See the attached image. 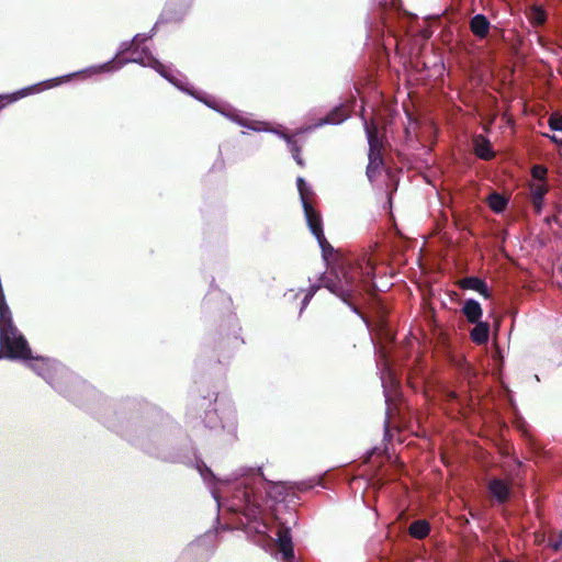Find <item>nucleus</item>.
Wrapping results in <instances>:
<instances>
[{
    "instance_id": "27",
    "label": "nucleus",
    "mask_w": 562,
    "mask_h": 562,
    "mask_svg": "<svg viewBox=\"0 0 562 562\" xmlns=\"http://www.w3.org/2000/svg\"><path fill=\"white\" fill-rule=\"evenodd\" d=\"M386 3H387V0H381V1H380V4L385 5Z\"/></svg>"
},
{
    "instance_id": "21",
    "label": "nucleus",
    "mask_w": 562,
    "mask_h": 562,
    "mask_svg": "<svg viewBox=\"0 0 562 562\" xmlns=\"http://www.w3.org/2000/svg\"><path fill=\"white\" fill-rule=\"evenodd\" d=\"M549 127L552 131H562V115L560 113H552L548 121Z\"/></svg>"
},
{
    "instance_id": "11",
    "label": "nucleus",
    "mask_w": 562,
    "mask_h": 562,
    "mask_svg": "<svg viewBox=\"0 0 562 562\" xmlns=\"http://www.w3.org/2000/svg\"><path fill=\"white\" fill-rule=\"evenodd\" d=\"M460 286L465 290H473L480 293L484 299L491 297V291L487 284L477 277H468L460 281Z\"/></svg>"
},
{
    "instance_id": "14",
    "label": "nucleus",
    "mask_w": 562,
    "mask_h": 562,
    "mask_svg": "<svg viewBox=\"0 0 562 562\" xmlns=\"http://www.w3.org/2000/svg\"><path fill=\"white\" fill-rule=\"evenodd\" d=\"M462 313L470 323H477L482 317L483 311L477 301L469 299L462 306Z\"/></svg>"
},
{
    "instance_id": "5",
    "label": "nucleus",
    "mask_w": 562,
    "mask_h": 562,
    "mask_svg": "<svg viewBox=\"0 0 562 562\" xmlns=\"http://www.w3.org/2000/svg\"><path fill=\"white\" fill-rule=\"evenodd\" d=\"M296 186L308 228L317 239L318 245L323 251L324 259L327 260L328 256L333 254L334 248L326 240L323 232L321 215L312 205L314 192L311 186L306 183V181L302 177H299L296 179Z\"/></svg>"
},
{
    "instance_id": "13",
    "label": "nucleus",
    "mask_w": 562,
    "mask_h": 562,
    "mask_svg": "<svg viewBox=\"0 0 562 562\" xmlns=\"http://www.w3.org/2000/svg\"><path fill=\"white\" fill-rule=\"evenodd\" d=\"M531 202L535 210L539 213L542 210L543 198L548 192L546 182H532L530 184Z\"/></svg>"
},
{
    "instance_id": "9",
    "label": "nucleus",
    "mask_w": 562,
    "mask_h": 562,
    "mask_svg": "<svg viewBox=\"0 0 562 562\" xmlns=\"http://www.w3.org/2000/svg\"><path fill=\"white\" fill-rule=\"evenodd\" d=\"M364 130L369 143V164L367 167V177L372 182L383 166L381 154V142L378 136V127L372 123L363 121Z\"/></svg>"
},
{
    "instance_id": "15",
    "label": "nucleus",
    "mask_w": 562,
    "mask_h": 562,
    "mask_svg": "<svg viewBox=\"0 0 562 562\" xmlns=\"http://www.w3.org/2000/svg\"><path fill=\"white\" fill-rule=\"evenodd\" d=\"M491 494L499 502L507 501L509 495V486L499 479H493L488 484Z\"/></svg>"
},
{
    "instance_id": "24",
    "label": "nucleus",
    "mask_w": 562,
    "mask_h": 562,
    "mask_svg": "<svg viewBox=\"0 0 562 562\" xmlns=\"http://www.w3.org/2000/svg\"><path fill=\"white\" fill-rule=\"evenodd\" d=\"M289 150L291 151L292 154V157L293 159L296 161L297 165L300 166H304V161L300 155V146L297 145V142L295 140V147L293 148L292 146H288Z\"/></svg>"
},
{
    "instance_id": "10",
    "label": "nucleus",
    "mask_w": 562,
    "mask_h": 562,
    "mask_svg": "<svg viewBox=\"0 0 562 562\" xmlns=\"http://www.w3.org/2000/svg\"><path fill=\"white\" fill-rule=\"evenodd\" d=\"M347 117H348V113L346 112L345 108L337 106L334 110H331L324 119H321L317 123L300 128L296 132V134L308 133V132H312L315 128L324 126L326 124H340Z\"/></svg>"
},
{
    "instance_id": "4",
    "label": "nucleus",
    "mask_w": 562,
    "mask_h": 562,
    "mask_svg": "<svg viewBox=\"0 0 562 562\" xmlns=\"http://www.w3.org/2000/svg\"><path fill=\"white\" fill-rule=\"evenodd\" d=\"M175 432L180 429L171 422L154 429L140 441V447L149 454L171 462H182L183 457L176 447Z\"/></svg>"
},
{
    "instance_id": "3",
    "label": "nucleus",
    "mask_w": 562,
    "mask_h": 562,
    "mask_svg": "<svg viewBox=\"0 0 562 562\" xmlns=\"http://www.w3.org/2000/svg\"><path fill=\"white\" fill-rule=\"evenodd\" d=\"M373 268L369 263L353 266L341 262L322 278V285L351 305L349 300L361 292L362 285L367 286Z\"/></svg>"
},
{
    "instance_id": "19",
    "label": "nucleus",
    "mask_w": 562,
    "mask_h": 562,
    "mask_svg": "<svg viewBox=\"0 0 562 562\" xmlns=\"http://www.w3.org/2000/svg\"><path fill=\"white\" fill-rule=\"evenodd\" d=\"M475 154L482 159L492 158L493 151L491 150L490 143L486 140H476Z\"/></svg>"
},
{
    "instance_id": "12",
    "label": "nucleus",
    "mask_w": 562,
    "mask_h": 562,
    "mask_svg": "<svg viewBox=\"0 0 562 562\" xmlns=\"http://www.w3.org/2000/svg\"><path fill=\"white\" fill-rule=\"evenodd\" d=\"M471 32L480 40L485 38L491 29V23L487 18L483 14H475L470 20Z\"/></svg>"
},
{
    "instance_id": "16",
    "label": "nucleus",
    "mask_w": 562,
    "mask_h": 562,
    "mask_svg": "<svg viewBox=\"0 0 562 562\" xmlns=\"http://www.w3.org/2000/svg\"><path fill=\"white\" fill-rule=\"evenodd\" d=\"M475 326L471 330V339L479 345L485 344L490 337V325L485 322L474 323Z\"/></svg>"
},
{
    "instance_id": "8",
    "label": "nucleus",
    "mask_w": 562,
    "mask_h": 562,
    "mask_svg": "<svg viewBox=\"0 0 562 562\" xmlns=\"http://www.w3.org/2000/svg\"><path fill=\"white\" fill-rule=\"evenodd\" d=\"M376 367L380 372V379L383 387L385 403L387 405V413L390 412V402L394 401L397 396L398 381L395 376L393 369L387 360V353L384 347L378 350Z\"/></svg>"
},
{
    "instance_id": "25",
    "label": "nucleus",
    "mask_w": 562,
    "mask_h": 562,
    "mask_svg": "<svg viewBox=\"0 0 562 562\" xmlns=\"http://www.w3.org/2000/svg\"><path fill=\"white\" fill-rule=\"evenodd\" d=\"M549 547L554 551H562V531L557 536V538L549 539Z\"/></svg>"
},
{
    "instance_id": "22",
    "label": "nucleus",
    "mask_w": 562,
    "mask_h": 562,
    "mask_svg": "<svg viewBox=\"0 0 562 562\" xmlns=\"http://www.w3.org/2000/svg\"><path fill=\"white\" fill-rule=\"evenodd\" d=\"M319 289V285H311V288L308 289V291L306 292L304 299L302 300V305H301V310H300V313H302L306 306L308 305L310 301L312 300V297L314 296V294L316 293V291Z\"/></svg>"
},
{
    "instance_id": "7",
    "label": "nucleus",
    "mask_w": 562,
    "mask_h": 562,
    "mask_svg": "<svg viewBox=\"0 0 562 562\" xmlns=\"http://www.w3.org/2000/svg\"><path fill=\"white\" fill-rule=\"evenodd\" d=\"M201 101L205 103L207 106L216 110L226 117L231 119L232 121L238 123L244 127H247L248 130L255 132H270L277 135L278 137L284 139L288 146H292L293 148L295 147V139L293 138V136L288 135L280 128H271L268 126V123L266 122L248 120L244 117L241 114H239L231 105L223 102H218L213 97L207 95L206 99H201Z\"/></svg>"
},
{
    "instance_id": "26",
    "label": "nucleus",
    "mask_w": 562,
    "mask_h": 562,
    "mask_svg": "<svg viewBox=\"0 0 562 562\" xmlns=\"http://www.w3.org/2000/svg\"><path fill=\"white\" fill-rule=\"evenodd\" d=\"M543 136L548 137L552 143L562 146V139L558 138L555 135H551V134H547L546 133V134H543Z\"/></svg>"
},
{
    "instance_id": "2",
    "label": "nucleus",
    "mask_w": 562,
    "mask_h": 562,
    "mask_svg": "<svg viewBox=\"0 0 562 562\" xmlns=\"http://www.w3.org/2000/svg\"><path fill=\"white\" fill-rule=\"evenodd\" d=\"M151 37L146 34H136L132 42H123L120 45L116 58L104 63L102 65L91 66L78 72L65 75L54 79L46 80L42 83H36L26 88H23L16 92L0 94V110L5 105L11 104L26 95L38 93L44 89H50L59 86L63 82L69 81V79L77 75H85L87 77L94 76L101 72H110L121 69L128 63H136L144 67L155 69L161 77L167 79L170 83L177 87L179 90L194 97L195 99H206L207 95L201 92H195L190 88L187 78L178 70L173 69L169 65L160 63L155 56L148 50L147 47L142 45Z\"/></svg>"
},
{
    "instance_id": "1",
    "label": "nucleus",
    "mask_w": 562,
    "mask_h": 562,
    "mask_svg": "<svg viewBox=\"0 0 562 562\" xmlns=\"http://www.w3.org/2000/svg\"><path fill=\"white\" fill-rule=\"evenodd\" d=\"M196 468L223 514H231L237 527L259 546L277 547L283 560L293 558L290 525L295 524V514L288 512V517H282L279 507L268 503H281L295 488L305 491L312 484L267 481L255 469H243L232 477L217 479L204 463L199 462Z\"/></svg>"
},
{
    "instance_id": "17",
    "label": "nucleus",
    "mask_w": 562,
    "mask_h": 562,
    "mask_svg": "<svg viewBox=\"0 0 562 562\" xmlns=\"http://www.w3.org/2000/svg\"><path fill=\"white\" fill-rule=\"evenodd\" d=\"M430 531L429 524L424 520H415L409 526V535L416 539H424Z\"/></svg>"
},
{
    "instance_id": "23",
    "label": "nucleus",
    "mask_w": 562,
    "mask_h": 562,
    "mask_svg": "<svg viewBox=\"0 0 562 562\" xmlns=\"http://www.w3.org/2000/svg\"><path fill=\"white\" fill-rule=\"evenodd\" d=\"M531 21L535 24H542L546 21V13L539 8H535L531 12Z\"/></svg>"
},
{
    "instance_id": "6",
    "label": "nucleus",
    "mask_w": 562,
    "mask_h": 562,
    "mask_svg": "<svg viewBox=\"0 0 562 562\" xmlns=\"http://www.w3.org/2000/svg\"><path fill=\"white\" fill-rule=\"evenodd\" d=\"M200 406L204 408L203 423L210 429H226L234 432L236 429V409L225 398L216 397L214 402L203 398Z\"/></svg>"
},
{
    "instance_id": "18",
    "label": "nucleus",
    "mask_w": 562,
    "mask_h": 562,
    "mask_svg": "<svg viewBox=\"0 0 562 562\" xmlns=\"http://www.w3.org/2000/svg\"><path fill=\"white\" fill-rule=\"evenodd\" d=\"M506 204V199L498 193H492L488 196L490 207L497 213L502 212L505 209Z\"/></svg>"
},
{
    "instance_id": "20",
    "label": "nucleus",
    "mask_w": 562,
    "mask_h": 562,
    "mask_svg": "<svg viewBox=\"0 0 562 562\" xmlns=\"http://www.w3.org/2000/svg\"><path fill=\"white\" fill-rule=\"evenodd\" d=\"M547 172V168L541 165H536L531 169V175L535 179V182H546Z\"/></svg>"
}]
</instances>
